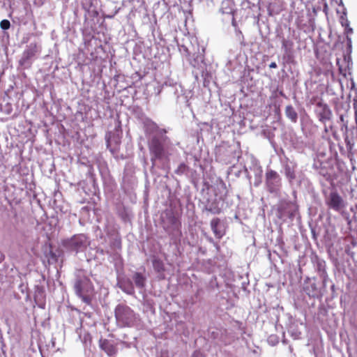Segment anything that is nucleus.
Segmentation results:
<instances>
[{
  "mask_svg": "<svg viewBox=\"0 0 357 357\" xmlns=\"http://www.w3.org/2000/svg\"><path fill=\"white\" fill-rule=\"evenodd\" d=\"M313 166L317 173L323 176L326 181H332L333 179L335 171L331 162L316 161Z\"/></svg>",
  "mask_w": 357,
  "mask_h": 357,
  "instance_id": "f8f14e48",
  "label": "nucleus"
},
{
  "mask_svg": "<svg viewBox=\"0 0 357 357\" xmlns=\"http://www.w3.org/2000/svg\"><path fill=\"white\" fill-rule=\"evenodd\" d=\"M282 185V178L275 170L268 169L266 172V186L271 193H277Z\"/></svg>",
  "mask_w": 357,
  "mask_h": 357,
  "instance_id": "9b49d317",
  "label": "nucleus"
},
{
  "mask_svg": "<svg viewBox=\"0 0 357 357\" xmlns=\"http://www.w3.org/2000/svg\"><path fill=\"white\" fill-rule=\"evenodd\" d=\"M110 117L114 120V132H108L106 134L105 139L107 148L113 154H115L120 148L121 123L119 121V113H112Z\"/></svg>",
  "mask_w": 357,
  "mask_h": 357,
  "instance_id": "39448f33",
  "label": "nucleus"
},
{
  "mask_svg": "<svg viewBox=\"0 0 357 357\" xmlns=\"http://www.w3.org/2000/svg\"><path fill=\"white\" fill-rule=\"evenodd\" d=\"M287 117L293 122H296L297 119V113H286Z\"/></svg>",
  "mask_w": 357,
  "mask_h": 357,
  "instance_id": "7c9ffc66",
  "label": "nucleus"
},
{
  "mask_svg": "<svg viewBox=\"0 0 357 357\" xmlns=\"http://www.w3.org/2000/svg\"><path fill=\"white\" fill-rule=\"evenodd\" d=\"M317 271L321 278H328V274L326 270V263L324 260L317 259Z\"/></svg>",
  "mask_w": 357,
  "mask_h": 357,
  "instance_id": "4be33fe9",
  "label": "nucleus"
},
{
  "mask_svg": "<svg viewBox=\"0 0 357 357\" xmlns=\"http://www.w3.org/2000/svg\"><path fill=\"white\" fill-rule=\"evenodd\" d=\"M303 291L311 298H318L321 296V290L317 285L315 278H306L304 282Z\"/></svg>",
  "mask_w": 357,
  "mask_h": 357,
  "instance_id": "4468645a",
  "label": "nucleus"
},
{
  "mask_svg": "<svg viewBox=\"0 0 357 357\" xmlns=\"http://www.w3.org/2000/svg\"><path fill=\"white\" fill-rule=\"evenodd\" d=\"M298 211V206L293 202L282 201L280 202L278 206L276 215L284 222L287 219H293Z\"/></svg>",
  "mask_w": 357,
  "mask_h": 357,
  "instance_id": "9d476101",
  "label": "nucleus"
},
{
  "mask_svg": "<svg viewBox=\"0 0 357 357\" xmlns=\"http://www.w3.org/2000/svg\"><path fill=\"white\" fill-rule=\"evenodd\" d=\"M112 246L117 250H120L121 248V239L119 238H116L112 242Z\"/></svg>",
  "mask_w": 357,
  "mask_h": 357,
  "instance_id": "c756f323",
  "label": "nucleus"
},
{
  "mask_svg": "<svg viewBox=\"0 0 357 357\" xmlns=\"http://www.w3.org/2000/svg\"><path fill=\"white\" fill-rule=\"evenodd\" d=\"M115 317L117 324L121 327L135 326L139 320L138 316L128 305L119 304L115 307Z\"/></svg>",
  "mask_w": 357,
  "mask_h": 357,
  "instance_id": "20e7f679",
  "label": "nucleus"
},
{
  "mask_svg": "<svg viewBox=\"0 0 357 357\" xmlns=\"http://www.w3.org/2000/svg\"><path fill=\"white\" fill-rule=\"evenodd\" d=\"M312 234H313V237L315 238V234L313 230H312Z\"/></svg>",
  "mask_w": 357,
  "mask_h": 357,
  "instance_id": "a19ab883",
  "label": "nucleus"
},
{
  "mask_svg": "<svg viewBox=\"0 0 357 357\" xmlns=\"http://www.w3.org/2000/svg\"><path fill=\"white\" fill-rule=\"evenodd\" d=\"M188 170V167L185 164L181 163L178 165L177 169L175 170V174L178 175H182L185 174Z\"/></svg>",
  "mask_w": 357,
  "mask_h": 357,
  "instance_id": "bb28decb",
  "label": "nucleus"
},
{
  "mask_svg": "<svg viewBox=\"0 0 357 357\" xmlns=\"http://www.w3.org/2000/svg\"><path fill=\"white\" fill-rule=\"evenodd\" d=\"M323 279V284L325 287L326 285L327 280L328 279V277L327 278H321Z\"/></svg>",
  "mask_w": 357,
  "mask_h": 357,
  "instance_id": "c9c22d12",
  "label": "nucleus"
},
{
  "mask_svg": "<svg viewBox=\"0 0 357 357\" xmlns=\"http://www.w3.org/2000/svg\"><path fill=\"white\" fill-rule=\"evenodd\" d=\"M118 285L119 288L129 295H132L135 293L134 285L130 278L119 279Z\"/></svg>",
  "mask_w": 357,
  "mask_h": 357,
  "instance_id": "a211bd4d",
  "label": "nucleus"
},
{
  "mask_svg": "<svg viewBox=\"0 0 357 357\" xmlns=\"http://www.w3.org/2000/svg\"><path fill=\"white\" fill-rule=\"evenodd\" d=\"M38 49L36 43H30L24 51L22 56L20 60V64L24 68L31 66L33 58L38 52Z\"/></svg>",
  "mask_w": 357,
  "mask_h": 357,
  "instance_id": "ddd939ff",
  "label": "nucleus"
},
{
  "mask_svg": "<svg viewBox=\"0 0 357 357\" xmlns=\"http://www.w3.org/2000/svg\"><path fill=\"white\" fill-rule=\"evenodd\" d=\"M294 46L293 41L286 39L283 38L282 39V47L284 50L285 53H289L291 52Z\"/></svg>",
  "mask_w": 357,
  "mask_h": 357,
  "instance_id": "b1692460",
  "label": "nucleus"
},
{
  "mask_svg": "<svg viewBox=\"0 0 357 357\" xmlns=\"http://www.w3.org/2000/svg\"><path fill=\"white\" fill-rule=\"evenodd\" d=\"M269 67L271 68H276L278 67V66L275 62H272L270 63Z\"/></svg>",
  "mask_w": 357,
  "mask_h": 357,
  "instance_id": "72a5a7b5",
  "label": "nucleus"
},
{
  "mask_svg": "<svg viewBox=\"0 0 357 357\" xmlns=\"http://www.w3.org/2000/svg\"><path fill=\"white\" fill-rule=\"evenodd\" d=\"M230 2L228 0H225L222 2L220 11L223 14H232L233 8L229 6Z\"/></svg>",
  "mask_w": 357,
  "mask_h": 357,
  "instance_id": "a878e982",
  "label": "nucleus"
},
{
  "mask_svg": "<svg viewBox=\"0 0 357 357\" xmlns=\"http://www.w3.org/2000/svg\"><path fill=\"white\" fill-rule=\"evenodd\" d=\"M281 164L283 173L289 183L291 185L294 183H301V174L296 172V162L285 156L281 158Z\"/></svg>",
  "mask_w": 357,
  "mask_h": 357,
  "instance_id": "6e6552de",
  "label": "nucleus"
},
{
  "mask_svg": "<svg viewBox=\"0 0 357 357\" xmlns=\"http://www.w3.org/2000/svg\"><path fill=\"white\" fill-rule=\"evenodd\" d=\"M267 341L270 345L275 346L279 342V338L275 335H271L268 337Z\"/></svg>",
  "mask_w": 357,
  "mask_h": 357,
  "instance_id": "cd10ccee",
  "label": "nucleus"
},
{
  "mask_svg": "<svg viewBox=\"0 0 357 357\" xmlns=\"http://www.w3.org/2000/svg\"><path fill=\"white\" fill-rule=\"evenodd\" d=\"M215 199L211 201L208 199L204 206V210L212 214H219L222 210V203L227 195V189L224 183L217 184L214 188Z\"/></svg>",
  "mask_w": 357,
  "mask_h": 357,
  "instance_id": "423d86ee",
  "label": "nucleus"
},
{
  "mask_svg": "<svg viewBox=\"0 0 357 357\" xmlns=\"http://www.w3.org/2000/svg\"><path fill=\"white\" fill-rule=\"evenodd\" d=\"M4 255L0 251V263L4 260Z\"/></svg>",
  "mask_w": 357,
  "mask_h": 357,
  "instance_id": "f704fd0d",
  "label": "nucleus"
},
{
  "mask_svg": "<svg viewBox=\"0 0 357 357\" xmlns=\"http://www.w3.org/2000/svg\"><path fill=\"white\" fill-rule=\"evenodd\" d=\"M344 118H345V115H343V114H341L339 116V119H340V121L342 123V127L344 126L347 129V123H344Z\"/></svg>",
  "mask_w": 357,
  "mask_h": 357,
  "instance_id": "2f4dec72",
  "label": "nucleus"
},
{
  "mask_svg": "<svg viewBox=\"0 0 357 357\" xmlns=\"http://www.w3.org/2000/svg\"><path fill=\"white\" fill-rule=\"evenodd\" d=\"M162 227L174 241L182 236L181 222L172 210H166L162 215Z\"/></svg>",
  "mask_w": 357,
  "mask_h": 357,
  "instance_id": "f03ea898",
  "label": "nucleus"
},
{
  "mask_svg": "<svg viewBox=\"0 0 357 357\" xmlns=\"http://www.w3.org/2000/svg\"><path fill=\"white\" fill-rule=\"evenodd\" d=\"M345 26H349V22H348L347 20H346Z\"/></svg>",
  "mask_w": 357,
  "mask_h": 357,
  "instance_id": "58836bf2",
  "label": "nucleus"
},
{
  "mask_svg": "<svg viewBox=\"0 0 357 357\" xmlns=\"http://www.w3.org/2000/svg\"><path fill=\"white\" fill-rule=\"evenodd\" d=\"M89 244L88 237L83 234L74 235L71 238L63 240L61 243L65 249L76 253L84 251Z\"/></svg>",
  "mask_w": 357,
  "mask_h": 357,
  "instance_id": "0eeeda50",
  "label": "nucleus"
},
{
  "mask_svg": "<svg viewBox=\"0 0 357 357\" xmlns=\"http://www.w3.org/2000/svg\"><path fill=\"white\" fill-rule=\"evenodd\" d=\"M152 264L153 269L158 273V278L160 279H164L165 268L163 261L160 259L155 258L153 259Z\"/></svg>",
  "mask_w": 357,
  "mask_h": 357,
  "instance_id": "6ab92c4d",
  "label": "nucleus"
},
{
  "mask_svg": "<svg viewBox=\"0 0 357 357\" xmlns=\"http://www.w3.org/2000/svg\"><path fill=\"white\" fill-rule=\"evenodd\" d=\"M50 255H51V257L49 259V261H50V260L56 261V255L54 254V253H52V252H50Z\"/></svg>",
  "mask_w": 357,
  "mask_h": 357,
  "instance_id": "473e14b6",
  "label": "nucleus"
},
{
  "mask_svg": "<svg viewBox=\"0 0 357 357\" xmlns=\"http://www.w3.org/2000/svg\"><path fill=\"white\" fill-rule=\"evenodd\" d=\"M347 33H353V29L349 27L347 29Z\"/></svg>",
  "mask_w": 357,
  "mask_h": 357,
  "instance_id": "e433bc0d",
  "label": "nucleus"
},
{
  "mask_svg": "<svg viewBox=\"0 0 357 357\" xmlns=\"http://www.w3.org/2000/svg\"><path fill=\"white\" fill-rule=\"evenodd\" d=\"M211 228L215 238L220 239L225 234L224 223L218 218H215L211 221Z\"/></svg>",
  "mask_w": 357,
  "mask_h": 357,
  "instance_id": "dca6fc26",
  "label": "nucleus"
},
{
  "mask_svg": "<svg viewBox=\"0 0 357 357\" xmlns=\"http://www.w3.org/2000/svg\"><path fill=\"white\" fill-rule=\"evenodd\" d=\"M167 137L159 139L158 137L153 136L149 142V150L151 155L152 167L156 165V162L165 164L169 161V156L172 155L170 146L165 144Z\"/></svg>",
  "mask_w": 357,
  "mask_h": 357,
  "instance_id": "f257e3e1",
  "label": "nucleus"
},
{
  "mask_svg": "<svg viewBox=\"0 0 357 357\" xmlns=\"http://www.w3.org/2000/svg\"><path fill=\"white\" fill-rule=\"evenodd\" d=\"M312 105L314 106L313 109L315 112H329L328 106L319 98L314 99Z\"/></svg>",
  "mask_w": 357,
  "mask_h": 357,
  "instance_id": "5701e85b",
  "label": "nucleus"
},
{
  "mask_svg": "<svg viewBox=\"0 0 357 357\" xmlns=\"http://www.w3.org/2000/svg\"><path fill=\"white\" fill-rule=\"evenodd\" d=\"M291 107L290 106H287L286 107V112H289V109H290Z\"/></svg>",
  "mask_w": 357,
  "mask_h": 357,
  "instance_id": "4c0bfd02",
  "label": "nucleus"
},
{
  "mask_svg": "<svg viewBox=\"0 0 357 357\" xmlns=\"http://www.w3.org/2000/svg\"><path fill=\"white\" fill-rule=\"evenodd\" d=\"M99 346L108 356H114L117 352V349L114 344L106 339H100L99 341Z\"/></svg>",
  "mask_w": 357,
  "mask_h": 357,
  "instance_id": "f3484780",
  "label": "nucleus"
},
{
  "mask_svg": "<svg viewBox=\"0 0 357 357\" xmlns=\"http://www.w3.org/2000/svg\"><path fill=\"white\" fill-rule=\"evenodd\" d=\"M132 280L137 288L142 289L144 287L146 278L142 273L138 272L135 273L132 276Z\"/></svg>",
  "mask_w": 357,
  "mask_h": 357,
  "instance_id": "412c9836",
  "label": "nucleus"
},
{
  "mask_svg": "<svg viewBox=\"0 0 357 357\" xmlns=\"http://www.w3.org/2000/svg\"><path fill=\"white\" fill-rule=\"evenodd\" d=\"M74 288L76 294L82 298V301L90 305L94 289L91 280L82 271H78L76 275Z\"/></svg>",
  "mask_w": 357,
  "mask_h": 357,
  "instance_id": "7ed1b4c3",
  "label": "nucleus"
},
{
  "mask_svg": "<svg viewBox=\"0 0 357 357\" xmlns=\"http://www.w3.org/2000/svg\"><path fill=\"white\" fill-rule=\"evenodd\" d=\"M324 201L328 208L335 212L342 213L347 206V201L336 190L326 195Z\"/></svg>",
  "mask_w": 357,
  "mask_h": 357,
  "instance_id": "1a4fd4ad",
  "label": "nucleus"
},
{
  "mask_svg": "<svg viewBox=\"0 0 357 357\" xmlns=\"http://www.w3.org/2000/svg\"><path fill=\"white\" fill-rule=\"evenodd\" d=\"M278 111H280V108H275V112H278Z\"/></svg>",
  "mask_w": 357,
  "mask_h": 357,
  "instance_id": "ea45409f",
  "label": "nucleus"
},
{
  "mask_svg": "<svg viewBox=\"0 0 357 357\" xmlns=\"http://www.w3.org/2000/svg\"><path fill=\"white\" fill-rule=\"evenodd\" d=\"M79 326L76 328L75 332L81 342L86 345L91 342V335L82 328L81 322H79Z\"/></svg>",
  "mask_w": 357,
  "mask_h": 357,
  "instance_id": "aec40b11",
  "label": "nucleus"
},
{
  "mask_svg": "<svg viewBox=\"0 0 357 357\" xmlns=\"http://www.w3.org/2000/svg\"><path fill=\"white\" fill-rule=\"evenodd\" d=\"M0 26L3 30H7L10 26V23L8 20H3L0 22Z\"/></svg>",
  "mask_w": 357,
  "mask_h": 357,
  "instance_id": "c85d7f7f",
  "label": "nucleus"
},
{
  "mask_svg": "<svg viewBox=\"0 0 357 357\" xmlns=\"http://www.w3.org/2000/svg\"><path fill=\"white\" fill-rule=\"evenodd\" d=\"M144 130L147 134L153 135L158 137L160 136L163 137V135L167 132V130L163 128H160L158 125L150 119H147L144 123Z\"/></svg>",
  "mask_w": 357,
  "mask_h": 357,
  "instance_id": "2eb2a0df",
  "label": "nucleus"
},
{
  "mask_svg": "<svg viewBox=\"0 0 357 357\" xmlns=\"http://www.w3.org/2000/svg\"><path fill=\"white\" fill-rule=\"evenodd\" d=\"M331 114L332 113H319L318 117L319 118V120L324 123L326 127H332L331 124L330 123Z\"/></svg>",
  "mask_w": 357,
  "mask_h": 357,
  "instance_id": "393cba45",
  "label": "nucleus"
}]
</instances>
